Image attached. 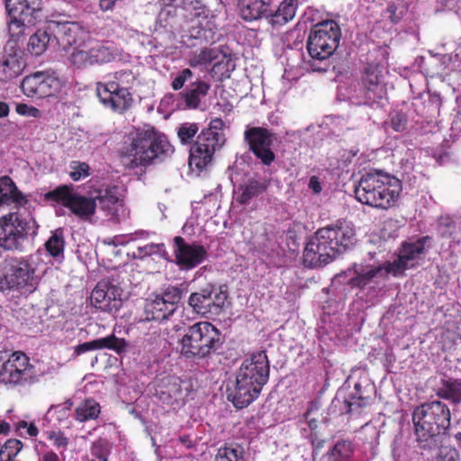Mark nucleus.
Segmentation results:
<instances>
[{
    "mask_svg": "<svg viewBox=\"0 0 461 461\" xmlns=\"http://www.w3.org/2000/svg\"><path fill=\"white\" fill-rule=\"evenodd\" d=\"M370 390L368 386L363 387L360 383H356L354 385V392L351 394L355 395L360 403L358 405H368L371 402Z\"/></svg>",
    "mask_w": 461,
    "mask_h": 461,
    "instance_id": "56",
    "label": "nucleus"
},
{
    "mask_svg": "<svg viewBox=\"0 0 461 461\" xmlns=\"http://www.w3.org/2000/svg\"><path fill=\"white\" fill-rule=\"evenodd\" d=\"M93 195L96 201V208L104 211L106 215H114L117 212V206L121 202L119 197V187L116 185H103L93 191Z\"/></svg>",
    "mask_w": 461,
    "mask_h": 461,
    "instance_id": "24",
    "label": "nucleus"
},
{
    "mask_svg": "<svg viewBox=\"0 0 461 461\" xmlns=\"http://www.w3.org/2000/svg\"><path fill=\"white\" fill-rule=\"evenodd\" d=\"M0 185H4V190L7 196V204L14 203L19 206H23L28 203V199L21 191L18 190L10 176H2L0 178Z\"/></svg>",
    "mask_w": 461,
    "mask_h": 461,
    "instance_id": "39",
    "label": "nucleus"
},
{
    "mask_svg": "<svg viewBox=\"0 0 461 461\" xmlns=\"http://www.w3.org/2000/svg\"><path fill=\"white\" fill-rule=\"evenodd\" d=\"M71 171L69 176L73 181H79L82 178L90 176V167L86 162L72 161L70 164Z\"/></svg>",
    "mask_w": 461,
    "mask_h": 461,
    "instance_id": "51",
    "label": "nucleus"
},
{
    "mask_svg": "<svg viewBox=\"0 0 461 461\" xmlns=\"http://www.w3.org/2000/svg\"><path fill=\"white\" fill-rule=\"evenodd\" d=\"M181 355L187 358H204L222 344L220 330L209 321L189 326L180 340Z\"/></svg>",
    "mask_w": 461,
    "mask_h": 461,
    "instance_id": "8",
    "label": "nucleus"
},
{
    "mask_svg": "<svg viewBox=\"0 0 461 461\" xmlns=\"http://www.w3.org/2000/svg\"><path fill=\"white\" fill-rule=\"evenodd\" d=\"M93 32L96 31H58L55 39L58 44L65 50L69 48H85L92 42Z\"/></svg>",
    "mask_w": 461,
    "mask_h": 461,
    "instance_id": "25",
    "label": "nucleus"
},
{
    "mask_svg": "<svg viewBox=\"0 0 461 461\" xmlns=\"http://www.w3.org/2000/svg\"><path fill=\"white\" fill-rule=\"evenodd\" d=\"M438 231L441 238L449 239L456 232V224L450 219L441 220L438 224Z\"/></svg>",
    "mask_w": 461,
    "mask_h": 461,
    "instance_id": "55",
    "label": "nucleus"
},
{
    "mask_svg": "<svg viewBox=\"0 0 461 461\" xmlns=\"http://www.w3.org/2000/svg\"><path fill=\"white\" fill-rule=\"evenodd\" d=\"M112 450V443L106 439L100 438L95 440L91 447V454L100 461H108L109 455Z\"/></svg>",
    "mask_w": 461,
    "mask_h": 461,
    "instance_id": "43",
    "label": "nucleus"
},
{
    "mask_svg": "<svg viewBox=\"0 0 461 461\" xmlns=\"http://www.w3.org/2000/svg\"><path fill=\"white\" fill-rule=\"evenodd\" d=\"M50 41L48 31H35L29 39L27 50L32 55L40 56L45 52Z\"/></svg>",
    "mask_w": 461,
    "mask_h": 461,
    "instance_id": "37",
    "label": "nucleus"
},
{
    "mask_svg": "<svg viewBox=\"0 0 461 461\" xmlns=\"http://www.w3.org/2000/svg\"><path fill=\"white\" fill-rule=\"evenodd\" d=\"M176 12V10L174 7L161 9L156 20L155 29H167V27H174L177 22Z\"/></svg>",
    "mask_w": 461,
    "mask_h": 461,
    "instance_id": "42",
    "label": "nucleus"
},
{
    "mask_svg": "<svg viewBox=\"0 0 461 461\" xmlns=\"http://www.w3.org/2000/svg\"><path fill=\"white\" fill-rule=\"evenodd\" d=\"M187 293V289L184 285L180 286L169 285L167 286L162 293V294L158 295L162 297L168 303L173 304L174 311H176L177 304L183 298V295Z\"/></svg>",
    "mask_w": 461,
    "mask_h": 461,
    "instance_id": "41",
    "label": "nucleus"
},
{
    "mask_svg": "<svg viewBox=\"0 0 461 461\" xmlns=\"http://www.w3.org/2000/svg\"><path fill=\"white\" fill-rule=\"evenodd\" d=\"M48 200L61 203L83 221L89 220L96 211L94 195L85 196L74 191L72 185H62L46 194Z\"/></svg>",
    "mask_w": 461,
    "mask_h": 461,
    "instance_id": "10",
    "label": "nucleus"
},
{
    "mask_svg": "<svg viewBox=\"0 0 461 461\" xmlns=\"http://www.w3.org/2000/svg\"><path fill=\"white\" fill-rule=\"evenodd\" d=\"M122 289L109 281H100L91 293L94 307L104 312L117 311L122 304Z\"/></svg>",
    "mask_w": 461,
    "mask_h": 461,
    "instance_id": "19",
    "label": "nucleus"
},
{
    "mask_svg": "<svg viewBox=\"0 0 461 461\" xmlns=\"http://www.w3.org/2000/svg\"><path fill=\"white\" fill-rule=\"evenodd\" d=\"M25 61L16 52L4 56L0 63V81L8 82L19 77L25 68Z\"/></svg>",
    "mask_w": 461,
    "mask_h": 461,
    "instance_id": "28",
    "label": "nucleus"
},
{
    "mask_svg": "<svg viewBox=\"0 0 461 461\" xmlns=\"http://www.w3.org/2000/svg\"><path fill=\"white\" fill-rule=\"evenodd\" d=\"M173 253L175 263L182 270H191L202 264L206 257V249L197 243H188L181 236H176L173 239Z\"/></svg>",
    "mask_w": 461,
    "mask_h": 461,
    "instance_id": "17",
    "label": "nucleus"
},
{
    "mask_svg": "<svg viewBox=\"0 0 461 461\" xmlns=\"http://www.w3.org/2000/svg\"><path fill=\"white\" fill-rule=\"evenodd\" d=\"M207 12L208 10L205 7H200L191 13L188 19L191 22L197 20V23L193 24L190 29H212L209 21H207Z\"/></svg>",
    "mask_w": 461,
    "mask_h": 461,
    "instance_id": "52",
    "label": "nucleus"
},
{
    "mask_svg": "<svg viewBox=\"0 0 461 461\" xmlns=\"http://www.w3.org/2000/svg\"><path fill=\"white\" fill-rule=\"evenodd\" d=\"M34 269L24 258L13 259L6 272L0 276V290H20L32 286Z\"/></svg>",
    "mask_w": 461,
    "mask_h": 461,
    "instance_id": "15",
    "label": "nucleus"
},
{
    "mask_svg": "<svg viewBox=\"0 0 461 461\" xmlns=\"http://www.w3.org/2000/svg\"><path fill=\"white\" fill-rule=\"evenodd\" d=\"M175 313L173 304L156 295L147 299L144 305V314L147 321H163Z\"/></svg>",
    "mask_w": 461,
    "mask_h": 461,
    "instance_id": "26",
    "label": "nucleus"
},
{
    "mask_svg": "<svg viewBox=\"0 0 461 461\" xmlns=\"http://www.w3.org/2000/svg\"><path fill=\"white\" fill-rule=\"evenodd\" d=\"M397 10H398V8H397L396 5L393 3H391L387 5V8L385 11L388 19L393 24H396L402 17V12H400L399 14H397Z\"/></svg>",
    "mask_w": 461,
    "mask_h": 461,
    "instance_id": "61",
    "label": "nucleus"
},
{
    "mask_svg": "<svg viewBox=\"0 0 461 461\" xmlns=\"http://www.w3.org/2000/svg\"><path fill=\"white\" fill-rule=\"evenodd\" d=\"M378 267L383 268L382 277L385 278L389 274H393L396 276L399 273L407 269L409 267V264L399 255L396 260L393 262L386 261Z\"/></svg>",
    "mask_w": 461,
    "mask_h": 461,
    "instance_id": "47",
    "label": "nucleus"
},
{
    "mask_svg": "<svg viewBox=\"0 0 461 461\" xmlns=\"http://www.w3.org/2000/svg\"><path fill=\"white\" fill-rule=\"evenodd\" d=\"M321 416L320 413V404L317 402H311L308 405L306 411L303 414V419L308 424L311 432L316 431L319 423V418Z\"/></svg>",
    "mask_w": 461,
    "mask_h": 461,
    "instance_id": "49",
    "label": "nucleus"
},
{
    "mask_svg": "<svg viewBox=\"0 0 461 461\" xmlns=\"http://www.w3.org/2000/svg\"><path fill=\"white\" fill-rule=\"evenodd\" d=\"M183 394L181 380L176 376H167L157 382L155 396L164 404L174 405Z\"/></svg>",
    "mask_w": 461,
    "mask_h": 461,
    "instance_id": "22",
    "label": "nucleus"
},
{
    "mask_svg": "<svg viewBox=\"0 0 461 461\" xmlns=\"http://www.w3.org/2000/svg\"><path fill=\"white\" fill-rule=\"evenodd\" d=\"M90 52L88 50L75 49L68 57L69 63L77 68H84L88 66H93L91 61Z\"/></svg>",
    "mask_w": 461,
    "mask_h": 461,
    "instance_id": "45",
    "label": "nucleus"
},
{
    "mask_svg": "<svg viewBox=\"0 0 461 461\" xmlns=\"http://www.w3.org/2000/svg\"><path fill=\"white\" fill-rule=\"evenodd\" d=\"M408 122L407 115L403 112H395L391 115L390 123L392 129L396 132H402L406 130Z\"/></svg>",
    "mask_w": 461,
    "mask_h": 461,
    "instance_id": "53",
    "label": "nucleus"
},
{
    "mask_svg": "<svg viewBox=\"0 0 461 461\" xmlns=\"http://www.w3.org/2000/svg\"><path fill=\"white\" fill-rule=\"evenodd\" d=\"M199 127L194 122H184L177 129V137L182 144H190L197 134Z\"/></svg>",
    "mask_w": 461,
    "mask_h": 461,
    "instance_id": "48",
    "label": "nucleus"
},
{
    "mask_svg": "<svg viewBox=\"0 0 461 461\" xmlns=\"http://www.w3.org/2000/svg\"><path fill=\"white\" fill-rule=\"evenodd\" d=\"M273 137L274 133L259 126L248 128L244 132V140L248 143L249 149L264 166H270L276 159L271 149Z\"/></svg>",
    "mask_w": 461,
    "mask_h": 461,
    "instance_id": "14",
    "label": "nucleus"
},
{
    "mask_svg": "<svg viewBox=\"0 0 461 461\" xmlns=\"http://www.w3.org/2000/svg\"><path fill=\"white\" fill-rule=\"evenodd\" d=\"M38 229L31 215L9 212L0 217V257L6 251H23L29 238L37 236Z\"/></svg>",
    "mask_w": 461,
    "mask_h": 461,
    "instance_id": "7",
    "label": "nucleus"
},
{
    "mask_svg": "<svg viewBox=\"0 0 461 461\" xmlns=\"http://www.w3.org/2000/svg\"><path fill=\"white\" fill-rule=\"evenodd\" d=\"M136 77L131 69H122L107 75L104 81L96 83V95L105 108L119 114L126 113L133 104L130 92Z\"/></svg>",
    "mask_w": 461,
    "mask_h": 461,
    "instance_id": "6",
    "label": "nucleus"
},
{
    "mask_svg": "<svg viewBox=\"0 0 461 461\" xmlns=\"http://www.w3.org/2000/svg\"><path fill=\"white\" fill-rule=\"evenodd\" d=\"M41 0H5V8L10 17L8 26H35L39 13L41 11Z\"/></svg>",
    "mask_w": 461,
    "mask_h": 461,
    "instance_id": "16",
    "label": "nucleus"
},
{
    "mask_svg": "<svg viewBox=\"0 0 461 461\" xmlns=\"http://www.w3.org/2000/svg\"><path fill=\"white\" fill-rule=\"evenodd\" d=\"M211 85L203 80H197L190 85L185 92L181 93L185 104L189 109L198 108L201 98L207 95Z\"/></svg>",
    "mask_w": 461,
    "mask_h": 461,
    "instance_id": "29",
    "label": "nucleus"
},
{
    "mask_svg": "<svg viewBox=\"0 0 461 461\" xmlns=\"http://www.w3.org/2000/svg\"><path fill=\"white\" fill-rule=\"evenodd\" d=\"M130 142L124 143L120 156L130 168L149 167L157 159L171 156L175 149L167 137L152 126L136 130L129 136Z\"/></svg>",
    "mask_w": 461,
    "mask_h": 461,
    "instance_id": "3",
    "label": "nucleus"
},
{
    "mask_svg": "<svg viewBox=\"0 0 461 461\" xmlns=\"http://www.w3.org/2000/svg\"><path fill=\"white\" fill-rule=\"evenodd\" d=\"M220 58H221V60H223L226 57L221 55V53L215 48H204L201 50L199 53L194 54V56L189 59L188 64L192 68H196L199 66H207L211 63H213L212 70L214 71L218 69L221 64V61L219 60Z\"/></svg>",
    "mask_w": 461,
    "mask_h": 461,
    "instance_id": "31",
    "label": "nucleus"
},
{
    "mask_svg": "<svg viewBox=\"0 0 461 461\" xmlns=\"http://www.w3.org/2000/svg\"><path fill=\"white\" fill-rule=\"evenodd\" d=\"M61 86L59 75L52 69L35 71L25 76L21 82L22 92L32 99L54 96Z\"/></svg>",
    "mask_w": 461,
    "mask_h": 461,
    "instance_id": "11",
    "label": "nucleus"
},
{
    "mask_svg": "<svg viewBox=\"0 0 461 461\" xmlns=\"http://www.w3.org/2000/svg\"><path fill=\"white\" fill-rule=\"evenodd\" d=\"M75 23L68 20V16L65 14H58L53 16V19L48 21V29H51L53 26H65L67 24H74Z\"/></svg>",
    "mask_w": 461,
    "mask_h": 461,
    "instance_id": "60",
    "label": "nucleus"
},
{
    "mask_svg": "<svg viewBox=\"0 0 461 461\" xmlns=\"http://www.w3.org/2000/svg\"><path fill=\"white\" fill-rule=\"evenodd\" d=\"M380 71L377 64L369 63L365 68L361 78L365 92V104L371 105L379 102L384 94V87L381 85Z\"/></svg>",
    "mask_w": 461,
    "mask_h": 461,
    "instance_id": "20",
    "label": "nucleus"
},
{
    "mask_svg": "<svg viewBox=\"0 0 461 461\" xmlns=\"http://www.w3.org/2000/svg\"><path fill=\"white\" fill-rule=\"evenodd\" d=\"M438 57L446 69L458 74L461 66V48L456 49L453 53L438 55Z\"/></svg>",
    "mask_w": 461,
    "mask_h": 461,
    "instance_id": "44",
    "label": "nucleus"
},
{
    "mask_svg": "<svg viewBox=\"0 0 461 461\" xmlns=\"http://www.w3.org/2000/svg\"><path fill=\"white\" fill-rule=\"evenodd\" d=\"M341 31H311L307 50L311 57L310 67L313 71H327V59L339 44Z\"/></svg>",
    "mask_w": 461,
    "mask_h": 461,
    "instance_id": "9",
    "label": "nucleus"
},
{
    "mask_svg": "<svg viewBox=\"0 0 461 461\" xmlns=\"http://www.w3.org/2000/svg\"><path fill=\"white\" fill-rule=\"evenodd\" d=\"M193 77V72L189 68H184L179 74L174 78L171 83V86L174 90H180L185 83Z\"/></svg>",
    "mask_w": 461,
    "mask_h": 461,
    "instance_id": "58",
    "label": "nucleus"
},
{
    "mask_svg": "<svg viewBox=\"0 0 461 461\" xmlns=\"http://www.w3.org/2000/svg\"><path fill=\"white\" fill-rule=\"evenodd\" d=\"M308 438L312 446V454L314 456L317 454V452L320 451L324 447L325 440L320 438L316 431L311 432Z\"/></svg>",
    "mask_w": 461,
    "mask_h": 461,
    "instance_id": "62",
    "label": "nucleus"
},
{
    "mask_svg": "<svg viewBox=\"0 0 461 461\" xmlns=\"http://www.w3.org/2000/svg\"><path fill=\"white\" fill-rule=\"evenodd\" d=\"M429 240V236H424L414 242H402L399 255L409 264L424 254L426 242Z\"/></svg>",
    "mask_w": 461,
    "mask_h": 461,
    "instance_id": "35",
    "label": "nucleus"
},
{
    "mask_svg": "<svg viewBox=\"0 0 461 461\" xmlns=\"http://www.w3.org/2000/svg\"><path fill=\"white\" fill-rule=\"evenodd\" d=\"M297 0H284L277 10L268 17L272 26H283L292 21L296 13Z\"/></svg>",
    "mask_w": 461,
    "mask_h": 461,
    "instance_id": "33",
    "label": "nucleus"
},
{
    "mask_svg": "<svg viewBox=\"0 0 461 461\" xmlns=\"http://www.w3.org/2000/svg\"><path fill=\"white\" fill-rule=\"evenodd\" d=\"M414 434L419 447L436 446L450 426L448 406L439 400L423 402L414 408L411 415Z\"/></svg>",
    "mask_w": 461,
    "mask_h": 461,
    "instance_id": "5",
    "label": "nucleus"
},
{
    "mask_svg": "<svg viewBox=\"0 0 461 461\" xmlns=\"http://www.w3.org/2000/svg\"><path fill=\"white\" fill-rule=\"evenodd\" d=\"M358 403H360L358 399L350 393L344 399L341 411L343 413H358L363 408L366 407V405H358Z\"/></svg>",
    "mask_w": 461,
    "mask_h": 461,
    "instance_id": "54",
    "label": "nucleus"
},
{
    "mask_svg": "<svg viewBox=\"0 0 461 461\" xmlns=\"http://www.w3.org/2000/svg\"><path fill=\"white\" fill-rule=\"evenodd\" d=\"M222 143V134L212 132L210 129H203L190 148L189 164L198 169L205 168Z\"/></svg>",
    "mask_w": 461,
    "mask_h": 461,
    "instance_id": "12",
    "label": "nucleus"
},
{
    "mask_svg": "<svg viewBox=\"0 0 461 461\" xmlns=\"http://www.w3.org/2000/svg\"><path fill=\"white\" fill-rule=\"evenodd\" d=\"M270 365L265 351L246 357L236 373V380L227 385V399L238 409L249 406L259 395L269 379Z\"/></svg>",
    "mask_w": 461,
    "mask_h": 461,
    "instance_id": "2",
    "label": "nucleus"
},
{
    "mask_svg": "<svg viewBox=\"0 0 461 461\" xmlns=\"http://www.w3.org/2000/svg\"><path fill=\"white\" fill-rule=\"evenodd\" d=\"M445 436L438 438L436 446L431 447H420L434 457L435 461H459V453L456 447L444 444Z\"/></svg>",
    "mask_w": 461,
    "mask_h": 461,
    "instance_id": "30",
    "label": "nucleus"
},
{
    "mask_svg": "<svg viewBox=\"0 0 461 461\" xmlns=\"http://www.w3.org/2000/svg\"><path fill=\"white\" fill-rule=\"evenodd\" d=\"M356 241L352 224L338 220L320 228L309 239L303 250V264L311 267L325 266L353 248Z\"/></svg>",
    "mask_w": 461,
    "mask_h": 461,
    "instance_id": "1",
    "label": "nucleus"
},
{
    "mask_svg": "<svg viewBox=\"0 0 461 461\" xmlns=\"http://www.w3.org/2000/svg\"><path fill=\"white\" fill-rule=\"evenodd\" d=\"M239 8L241 17L246 21L257 20L267 11L260 0H239Z\"/></svg>",
    "mask_w": 461,
    "mask_h": 461,
    "instance_id": "36",
    "label": "nucleus"
},
{
    "mask_svg": "<svg viewBox=\"0 0 461 461\" xmlns=\"http://www.w3.org/2000/svg\"><path fill=\"white\" fill-rule=\"evenodd\" d=\"M98 31L93 32L92 42L86 47L89 48V59L93 65L111 62L114 59L116 51V49L109 44V41L104 42L98 39Z\"/></svg>",
    "mask_w": 461,
    "mask_h": 461,
    "instance_id": "27",
    "label": "nucleus"
},
{
    "mask_svg": "<svg viewBox=\"0 0 461 461\" xmlns=\"http://www.w3.org/2000/svg\"><path fill=\"white\" fill-rule=\"evenodd\" d=\"M64 248L65 239L63 230L61 229H57L45 242V249L51 257L58 258L60 255L63 256Z\"/></svg>",
    "mask_w": 461,
    "mask_h": 461,
    "instance_id": "40",
    "label": "nucleus"
},
{
    "mask_svg": "<svg viewBox=\"0 0 461 461\" xmlns=\"http://www.w3.org/2000/svg\"><path fill=\"white\" fill-rule=\"evenodd\" d=\"M1 381L19 384L27 380L28 372L32 368L29 357L22 351L4 356L0 353Z\"/></svg>",
    "mask_w": 461,
    "mask_h": 461,
    "instance_id": "18",
    "label": "nucleus"
},
{
    "mask_svg": "<svg viewBox=\"0 0 461 461\" xmlns=\"http://www.w3.org/2000/svg\"><path fill=\"white\" fill-rule=\"evenodd\" d=\"M242 452L232 447H221L218 449L215 461H242Z\"/></svg>",
    "mask_w": 461,
    "mask_h": 461,
    "instance_id": "50",
    "label": "nucleus"
},
{
    "mask_svg": "<svg viewBox=\"0 0 461 461\" xmlns=\"http://www.w3.org/2000/svg\"><path fill=\"white\" fill-rule=\"evenodd\" d=\"M402 191V184L399 178L378 169L363 173L354 187L358 202L383 210L393 207Z\"/></svg>",
    "mask_w": 461,
    "mask_h": 461,
    "instance_id": "4",
    "label": "nucleus"
},
{
    "mask_svg": "<svg viewBox=\"0 0 461 461\" xmlns=\"http://www.w3.org/2000/svg\"><path fill=\"white\" fill-rule=\"evenodd\" d=\"M16 112L21 115H30L36 117L40 111L32 106H29L25 104H20L16 106Z\"/></svg>",
    "mask_w": 461,
    "mask_h": 461,
    "instance_id": "64",
    "label": "nucleus"
},
{
    "mask_svg": "<svg viewBox=\"0 0 461 461\" xmlns=\"http://www.w3.org/2000/svg\"><path fill=\"white\" fill-rule=\"evenodd\" d=\"M100 413V404L93 398H86L76 407L74 418L79 422H86L96 420Z\"/></svg>",
    "mask_w": 461,
    "mask_h": 461,
    "instance_id": "34",
    "label": "nucleus"
},
{
    "mask_svg": "<svg viewBox=\"0 0 461 461\" xmlns=\"http://www.w3.org/2000/svg\"><path fill=\"white\" fill-rule=\"evenodd\" d=\"M16 429L18 430H21L22 429H26V433L30 437H36L38 435V433H39V429L35 426L34 423H28L25 420H21V421L17 422L16 423Z\"/></svg>",
    "mask_w": 461,
    "mask_h": 461,
    "instance_id": "63",
    "label": "nucleus"
},
{
    "mask_svg": "<svg viewBox=\"0 0 461 461\" xmlns=\"http://www.w3.org/2000/svg\"><path fill=\"white\" fill-rule=\"evenodd\" d=\"M227 298L228 294L226 292L218 290L212 285H208L190 294L188 305L194 312L199 315H217L221 312Z\"/></svg>",
    "mask_w": 461,
    "mask_h": 461,
    "instance_id": "13",
    "label": "nucleus"
},
{
    "mask_svg": "<svg viewBox=\"0 0 461 461\" xmlns=\"http://www.w3.org/2000/svg\"><path fill=\"white\" fill-rule=\"evenodd\" d=\"M47 438L53 441V445L57 448L66 449L68 445V438L65 436L61 430H51L47 432Z\"/></svg>",
    "mask_w": 461,
    "mask_h": 461,
    "instance_id": "57",
    "label": "nucleus"
},
{
    "mask_svg": "<svg viewBox=\"0 0 461 461\" xmlns=\"http://www.w3.org/2000/svg\"><path fill=\"white\" fill-rule=\"evenodd\" d=\"M23 446V442L19 439H7L0 449V459L14 458L22 450Z\"/></svg>",
    "mask_w": 461,
    "mask_h": 461,
    "instance_id": "46",
    "label": "nucleus"
},
{
    "mask_svg": "<svg viewBox=\"0 0 461 461\" xmlns=\"http://www.w3.org/2000/svg\"><path fill=\"white\" fill-rule=\"evenodd\" d=\"M96 350L111 349L117 354L123 353L127 350L129 343L124 339L116 337L114 334L94 339Z\"/></svg>",
    "mask_w": 461,
    "mask_h": 461,
    "instance_id": "38",
    "label": "nucleus"
},
{
    "mask_svg": "<svg viewBox=\"0 0 461 461\" xmlns=\"http://www.w3.org/2000/svg\"><path fill=\"white\" fill-rule=\"evenodd\" d=\"M436 395L453 404H459L461 402V381L454 378L442 379L440 385L436 389Z\"/></svg>",
    "mask_w": 461,
    "mask_h": 461,
    "instance_id": "32",
    "label": "nucleus"
},
{
    "mask_svg": "<svg viewBox=\"0 0 461 461\" xmlns=\"http://www.w3.org/2000/svg\"><path fill=\"white\" fill-rule=\"evenodd\" d=\"M92 350H96L94 340L86 341L82 344L77 345L76 347H74L73 353H72V358L76 359L80 355L85 354L89 351H92Z\"/></svg>",
    "mask_w": 461,
    "mask_h": 461,
    "instance_id": "59",
    "label": "nucleus"
},
{
    "mask_svg": "<svg viewBox=\"0 0 461 461\" xmlns=\"http://www.w3.org/2000/svg\"><path fill=\"white\" fill-rule=\"evenodd\" d=\"M348 271L353 272L354 276L348 281V285L352 289L359 290H364L374 278L382 277L383 275V268L378 266H364L357 263L352 264Z\"/></svg>",
    "mask_w": 461,
    "mask_h": 461,
    "instance_id": "23",
    "label": "nucleus"
},
{
    "mask_svg": "<svg viewBox=\"0 0 461 461\" xmlns=\"http://www.w3.org/2000/svg\"><path fill=\"white\" fill-rule=\"evenodd\" d=\"M270 182L266 178L251 177L239 185L233 192V198L240 205H248L252 199L266 193Z\"/></svg>",
    "mask_w": 461,
    "mask_h": 461,
    "instance_id": "21",
    "label": "nucleus"
}]
</instances>
